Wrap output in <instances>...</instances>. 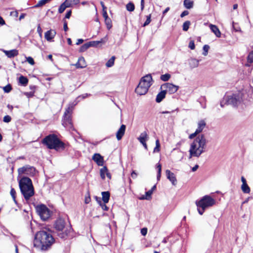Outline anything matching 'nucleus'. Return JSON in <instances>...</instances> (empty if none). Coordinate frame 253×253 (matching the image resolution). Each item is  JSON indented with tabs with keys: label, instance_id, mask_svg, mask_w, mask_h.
I'll return each mask as SVG.
<instances>
[{
	"label": "nucleus",
	"instance_id": "obj_36",
	"mask_svg": "<svg viewBox=\"0 0 253 253\" xmlns=\"http://www.w3.org/2000/svg\"><path fill=\"white\" fill-rule=\"evenodd\" d=\"M191 24V22L190 21H186L183 24L182 29L184 31H188L189 26Z\"/></svg>",
	"mask_w": 253,
	"mask_h": 253
},
{
	"label": "nucleus",
	"instance_id": "obj_24",
	"mask_svg": "<svg viewBox=\"0 0 253 253\" xmlns=\"http://www.w3.org/2000/svg\"><path fill=\"white\" fill-rule=\"evenodd\" d=\"M147 137V132L146 131H144L140 134L138 139L139 142L142 144L146 142Z\"/></svg>",
	"mask_w": 253,
	"mask_h": 253
},
{
	"label": "nucleus",
	"instance_id": "obj_1",
	"mask_svg": "<svg viewBox=\"0 0 253 253\" xmlns=\"http://www.w3.org/2000/svg\"><path fill=\"white\" fill-rule=\"evenodd\" d=\"M54 242L55 239L51 234V231L43 228L36 233L34 246L42 251H46L51 248Z\"/></svg>",
	"mask_w": 253,
	"mask_h": 253
},
{
	"label": "nucleus",
	"instance_id": "obj_20",
	"mask_svg": "<svg viewBox=\"0 0 253 253\" xmlns=\"http://www.w3.org/2000/svg\"><path fill=\"white\" fill-rule=\"evenodd\" d=\"M199 60L195 58H191L189 61V64L191 69L197 67L199 66Z\"/></svg>",
	"mask_w": 253,
	"mask_h": 253
},
{
	"label": "nucleus",
	"instance_id": "obj_26",
	"mask_svg": "<svg viewBox=\"0 0 253 253\" xmlns=\"http://www.w3.org/2000/svg\"><path fill=\"white\" fill-rule=\"evenodd\" d=\"M19 82L23 86H26L28 83V79L26 77L21 76L19 78Z\"/></svg>",
	"mask_w": 253,
	"mask_h": 253
},
{
	"label": "nucleus",
	"instance_id": "obj_61",
	"mask_svg": "<svg viewBox=\"0 0 253 253\" xmlns=\"http://www.w3.org/2000/svg\"><path fill=\"white\" fill-rule=\"evenodd\" d=\"M131 176L132 178L135 179L136 178V177L137 176V174L135 172V171L134 170H133L131 173Z\"/></svg>",
	"mask_w": 253,
	"mask_h": 253
},
{
	"label": "nucleus",
	"instance_id": "obj_56",
	"mask_svg": "<svg viewBox=\"0 0 253 253\" xmlns=\"http://www.w3.org/2000/svg\"><path fill=\"white\" fill-rule=\"evenodd\" d=\"M199 133H197V132L195 131V132L193 133H192L189 136V139H193V138H194L196 136V135L197 134H198Z\"/></svg>",
	"mask_w": 253,
	"mask_h": 253
},
{
	"label": "nucleus",
	"instance_id": "obj_10",
	"mask_svg": "<svg viewBox=\"0 0 253 253\" xmlns=\"http://www.w3.org/2000/svg\"><path fill=\"white\" fill-rule=\"evenodd\" d=\"M36 209L37 213L42 220H46L50 217V211L44 205H38Z\"/></svg>",
	"mask_w": 253,
	"mask_h": 253
},
{
	"label": "nucleus",
	"instance_id": "obj_43",
	"mask_svg": "<svg viewBox=\"0 0 253 253\" xmlns=\"http://www.w3.org/2000/svg\"><path fill=\"white\" fill-rule=\"evenodd\" d=\"M78 61L81 63L82 66H84V67H86V63H85L84 58L83 57H80L79 58Z\"/></svg>",
	"mask_w": 253,
	"mask_h": 253
},
{
	"label": "nucleus",
	"instance_id": "obj_15",
	"mask_svg": "<svg viewBox=\"0 0 253 253\" xmlns=\"http://www.w3.org/2000/svg\"><path fill=\"white\" fill-rule=\"evenodd\" d=\"M56 34L55 30L50 29L45 33V39L48 42H52Z\"/></svg>",
	"mask_w": 253,
	"mask_h": 253
},
{
	"label": "nucleus",
	"instance_id": "obj_39",
	"mask_svg": "<svg viewBox=\"0 0 253 253\" xmlns=\"http://www.w3.org/2000/svg\"><path fill=\"white\" fill-rule=\"evenodd\" d=\"M10 195L11 196L13 201H14V202L15 203H16V191L15 190V189L13 188H11V190H10Z\"/></svg>",
	"mask_w": 253,
	"mask_h": 253
},
{
	"label": "nucleus",
	"instance_id": "obj_52",
	"mask_svg": "<svg viewBox=\"0 0 253 253\" xmlns=\"http://www.w3.org/2000/svg\"><path fill=\"white\" fill-rule=\"evenodd\" d=\"M71 14H72L71 10L68 11L65 15V18H67V19L70 18V16H71Z\"/></svg>",
	"mask_w": 253,
	"mask_h": 253
},
{
	"label": "nucleus",
	"instance_id": "obj_25",
	"mask_svg": "<svg viewBox=\"0 0 253 253\" xmlns=\"http://www.w3.org/2000/svg\"><path fill=\"white\" fill-rule=\"evenodd\" d=\"M183 5L187 9H191L193 7V1L191 0H184Z\"/></svg>",
	"mask_w": 253,
	"mask_h": 253
},
{
	"label": "nucleus",
	"instance_id": "obj_37",
	"mask_svg": "<svg viewBox=\"0 0 253 253\" xmlns=\"http://www.w3.org/2000/svg\"><path fill=\"white\" fill-rule=\"evenodd\" d=\"M88 48H89V45H88V42L82 45L80 48L79 51L81 52H83L85 51Z\"/></svg>",
	"mask_w": 253,
	"mask_h": 253
},
{
	"label": "nucleus",
	"instance_id": "obj_32",
	"mask_svg": "<svg viewBox=\"0 0 253 253\" xmlns=\"http://www.w3.org/2000/svg\"><path fill=\"white\" fill-rule=\"evenodd\" d=\"M30 225H31V231L32 233H34L36 231V228L37 227H39V225L38 224L37 222L35 220L33 221V222H31Z\"/></svg>",
	"mask_w": 253,
	"mask_h": 253
},
{
	"label": "nucleus",
	"instance_id": "obj_59",
	"mask_svg": "<svg viewBox=\"0 0 253 253\" xmlns=\"http://www.w3.org/2000/svg\"><path fill=\"white\" fill-rule=\"evenodd\" d=\"M160 145H156L154 149V152H158L160 151Z\"/></svg>",
	"mask_w": 253,
	"mask_h": 253
},
{
	"label": "nucleus",
	"instance_id": "obj_23",
	"mask_svg": "<svg viewBox=\"0 0 253 253\" xmlns=\"http://www.w3.org/2000/svg\"><path fill=\"white\" fill-rule=\"evenodd\" d=\"M64 2L68 7H70L78 4L80 2V0H65Z\"/></svg>",
	"mask_w": 253,
	"mask_h": 253
},
{
	"label": "nucleus",
	"instance_id": "obj_40",
	"mask_svg": "<svg viewBox=\"0 0 253 253\" xmlns=\"http://www.w3.org/2000/svg\"><path fill=\"white\" fill-rule=\"evenodd\" d=\"M247 61L250 63L253 62V50L249 53L247 57Z\"/></svg>",
	"mask_w": 253,
	"mask_h": 253
},
{
	"label": "nucleus",
	"instance_id": "obj_7",
	"mask_svg": "<svg viewBox=\"0 0 253 253\" xmlns=\"http://www.w3.org/2000/svg\"><path fill=\"white\" fill-rule=\"evenodd\" d=\"M152 78L151 74H148L142 77L139 84L135 88V92L140 95H144L152 85Z\"/></svg>",
	"mask_w": 253,
	"mask_h": 253
},
{
	"label": "nucleus",
	"instance_id": "obj_8",
	"mask_svg": "<svg viewBox=\"0 0 253 253\" xmlns=\"http://www.w3.org/2000/svg\"><path fill=\"white\" fill-rule=\"evenodd\" d=\"M227 104L234 107L238 106L242 101V96L240 93H233L227 95L225 97Z\"/></svg>",
	"mask_w": 253,
	"mask_h": 253
},
{
	"label": "nucleus",
	"instance_id": "obj_63",
	"mask_svg": "<svg viewBox=\"0 0 253 253\" xmlns=\"http://www.w3.org/2000/svg\"><path fill=\"white\" fill-rule=\"evenodd\" d=\"M141 10L143 11L144 8V0H141Z\"/></svg>",
	"mask_w": 253,
	"mask_h": 253
},
{
	"label": "nucleus",
	"instance_id": "obj_64",
	"mask_svg": "<svg viewBox=\"0 0 253 253\" xmlns=\"http://www.w3.org/2000/svg\"><path fill=\"white\" fill-rule=\"evenodd\" d=\"M84 42V40L82 39H79L78 40L77 42H76L77 45H79L82 43Z\"/></svg>",
	"mask_w": 253,
	"mask_h": 253
},
{
	"label": "nucleus",
	"instance_id": "obj_51",
	"mask_svg": "<svg viewBox=\"0 0 253 253\" xmlns=\"http://www.w3.org/2000/svg\"><path fill=\"white\" fill-rule=\"evenodd\" d=\"M147 233V229L146 228H143L141 229V234L143 236H145Z\"/></svg>",
	"mask_w": 253,
	"mask_h": 253
},
{
	"label": "nucleus",
	"instance_id": "obj_48",
	"mask_svg": "<svg viewBox=\"0 0 253 253\" xmlns=\"http://www.w3.org/2000/svg\"><path fill=\"white\" fill-rule=\"evenodd\" d=\"M152 193L153 192H152V190H150L146 192V196L148 198V200L151 198Z\"/></svg>",
	"mask_w": 253,
	"mask_h": 253
},
{
	"label": "nucleus",
	"instance_id": "obj_17",
	"mask_svg": "<svg viewBox=\"0 0 253 253\" xmlns=\"http://www.w3.org/2000/svg\"><path fill=\"white\" fill-rule=\"evenodd\" d=\"M126 128V126L125 125H122L119 130L117 131L116 133V137L118 140H121L124 136Z\"/></svg>",
	"mask_w": 253,
	"mask_h": 253
},
{
	"label": "nucleus",
	"instance_id": "obj_46",
	"mask_svg": "<svg viewBox=\"0 0 253 253\" xmlns=\"http://www.w3.org/2000/svg\"><path fill=\"white\" fill-rule=\"evenodd\" d=\"M26 61L32 65H33L35 64L33 58L30 56L26 57Z\"/></svg>",
	"mask_w": 253,
	"mask_h": 253
},
{
	"label": "nucleus",
	"instance_id": "obj_4",
	"mask_svg": "<svg viewBox=\"0 0 253 253\" xmlns=\"http://www.w3.org/2000/svg\"><path fill=\"white\" fill-rule=\"evenodd\" d=\"M19 186L21 192L26 201L29 200L34 195V186L30 178L22 177L19 181Z\"/></svg>",
	"mask_w": 253,
	"mask_h": 253
},
{
	"label": "nucleus",
	"instance_id": "obj_38",
	"mask_svg": "<svg viewBox=\"0 0 253 253\" xmlns=\"http://www.w3.org/2000/svg\"><path fill=\"white\" fill-rule=\"evenodd\" d=\"M105 22L107 28L108 30H110L112 27V21H111V19L110 18H108L105 19Z\"/></svg>",
	"mask_w": 253,
	"mask_h": 253
},
{
	"label": "nucleus",
	"instance_id": "obj_42",
	"mask_svg": "<svg viewBox=\"0 0 253 253\" xmlns=\"http://www.w3.org/2000/svg\"><path fill=\"white\" fill-rule=\"evenodd\" d=\"M203 49V55L204 56L207 55L208 50L210 49L209 45H208L207 44L204 45Z\"/></svg>",
	"mask_w": 253,
	"mask_h": 253
},
{
	"label": "nucleus",
	"instance_id": "obj_14",
	"mask_svg": "<svg viewBox=\"0 0 253 253\" xmlns=\"http://www.w3.org/2000/svg\"><path fill=\"white\" fill-rule=\"evenodd\" d=\"M166 174L167 178L171 182L172 184L175 185L177 183V180L175 174L169 169L166 170Z\"/></svg>",
	"mask_w": 253,
	"mask_h": 253
},
{
	"label": "nucleus",
	"instance_id": "obj_35",
	"mask_svg": "<svg viewBox=\"0 0 253 253\" xmlns=\"http://www.w3.org/2000/svg\"><path fill=\"white\" fill-rule=\"evenodd\" d=\"M102 42V40H101L100 41H91L89 42H88V45L90 47H96L99 43Z\"/></svg>",
	"mask_w": 253,
	"mask_h": 253
},
{
	"label": "nucleus",
	"instance_id": "obj_30",
	"mask_svg": "<svg viewBox=\"0 0 253 253\" xmlns=\"http://www.w3.org/2000/svg\"><path fill=\"white\" fill-rule=\"evenodd\" d=\"M126 8L127 10H128V11L132 12L134 10V4H133V3L129 2L126 5Z\"/></svg>",
	"mask_w": 253,
	"mask_h": 253
},
{
	"label": "nucleus",
	"instance_id": "obj_19",
	"mask_svg": "<svg viewBox=\"0 0 253 253\" xmlns=\"http://www.w3.org/2000/svg\"><path fill=\"white\" fill-rule=\"evenodd\" d=\"M166 91H165L164 90L161 91L160 92H159L157 94V95L156 96V101L157 103L161 102L163 100V99L165 98V97L166 96Z\"/></svg>",
	"mask_w": 253,
	"mask_h": 253
},
{
	"label": "nucleus",
	"instance_id": "obj_58",
	"mask_svg": "<svg viewBox=\"0 0 253 253\" xmlns=\"http://www.w3.org/2000/svg\"><path fill=\"white\" fill-rule=\"evenodd\" d=\"M102 15L105 19L109 18L108 16L107 11L104 10V11H102Z\"/></svg>",
	"mask_w": 253,
	"mask_h": 253
},
{
	"label": "nucleus",
	"instance_id": "obj_11",
	"mask_svg": "<svg viewBox=\"0 0 253 253\" xmlns=\"http://www.w3.org/2000/svg\"><path fill=\"white\" fill-rule=\"evenodd\" d=\"M19 175L25 174L29 176H34L36 173V169L29 165L20 168L18 169Z\"/></svg>",
	"mask_w": 253,
	"mask_h": 253
},
{
	"label": "nucleus",
	"instance_id": "obj_53",
	"mask_svg": "<svg viewBox=\"0 0 253 253\" xmlns=\"http://www.w3.org/2000/svg\"><path fill=\"white\" fill-rule=\"evenodd\" d=\"M91 94H88V93H85V94H84L81 96H79L78 98H82V99H84L86 97H88V96H90Z\"/></svg>",
	"mask_w": 253,
	"mask_h": 253
},
{
	"label": "nucleus",
	"instance_id": "obj_41",
	"mask_svg": "<svg viewBox=\"0 0 253 253\" xmlns=\"http://www.w3.org/2000/svg\"><path fill=\"white\" fill-rule=\"evenodd\" d=\"M3 89L5 93H9L12 90V86L10 84H8L3 87Z\"/></svg>",
	"mask_w": 253,
	"mask_h": 253
},
{
	"label": "nucleus",
	"instance_id": "obj_29",
	"mask_svg": "<svg viewBox=\"0 0 253 253\" xmlns=\"http://www.w3.org/2000/svg\"><path fill=\"white\" fill-rule=\"evenodd\" d=\"M95 198L97 200V199H99V205L100 206V207L102 208V210H104V211H108V207L106 205V203H102V201H101V199L99 197H98L97 196H95Z\"/></svg>",
	"mask_w": 253,
	"mask_h": 253
},
{
	"label": "nucleus",
	"instance_id": "obj_28",
	"mask_svg": "<svg viewBox=\"0 0 253 253\" xmlns=\"http://www.w3.org/2000/svg\"><path fill=\"white\" fill-rule=\"evenodd\" d=\"M241 189L244 193L248 194L250 192V188L247 184H242L241 186Z\"/></svg>",
	"mask_w": 253,
	"mask_h": 253
},
{
	"label": "nucleus",
	"instance_id": "obj_16",
	"mask_svg": "<svg viewBox=\"0 0 253 253\" xmlns=\"http://www.w3.org/2000/svg\"><path fill=\"white\" fill-rule=\"evenodd\" d=\"M3 52L5 55L9 58H13L18 55V50L16 49L10 50H3Z\"/></svg>",
	"mask_w": 253,
	"mask_h": 253
},
{
	"label": "nucleus",
	"instance_id": "obj_57",
	"mask_svg": "<svg viewBox=\"0 0 253 253\" xmlns=\"http://www.w3.org/2000/svg\"><path fill=\"white\" fill-rule=\"evenodd\" d=\"M63 29L65 31H67L68 30L67 22L66 21H64Z\"/></svg>",
	"mask_w": 253,
	"mask_h": 253
},
{
	"label": "nucleus",
	"instance_id": "obj_33",
	"mask_svg": "<svg viewBox=\"0 0 253 253\" xmlns=\"http://www.w3.org/2000/svg\"><path fill=\"white\" fill-rule=\"evenodd\" d=\"M171 76L169 74L167 73L164 75H162L160 77V79L162 81L164 82H167L169 80Z\"/></svg>",
	"mask_w": 253,
	"mask_h": 253
},
{
	"label": "nucleus",
	"instance_id": "obj_44",
	"mask_svg": "<svg viewBox=\"0 0 253 253\" xmlns=\"http://www.w3.org/2000/svg\"><path fill=\"white\" fill-rule=\"evenodd\" d=\"M151 22V14L147 16V19L145 22L144 23L143 26L145 27L149 25Z\"/></svg>",
	"mask_w": 253,
	"mask_h": 253
},
{
	"label": "nucleus",
	"instance_id": "obj_60",
	"mask_svg": "<svg viewBox=\"0 0 253 253\" xmlns=\"http://www.w3.org/2000/svg\"><path fill=\"white\" fill-rule=\"evenodd\" d=\"M100 4L102 8V11H104V10L107 11V7L105 6L104 3L103 1L100 2Z\"/></svg>",
	"mask_w": 253,
	"mask_h": 253
},
{
	"label": "nucleus",
	"instance_id": "obj_5",
	"mask_svg": "<svg viewBox=\"0 0 253 253\" xmlns=\"http://www.w3.org/2000/svg\"><path fill=\"white\" fill-rule=\"evenodd\" d=\"M57 235L60 238L65 239L71 231L70 227H65V222L64 219L59 218L56 220L54 224Z\"/></svg>",
	"mask_w": 253,
	"mask_h": 253
},
{
	"label": "nucleus",
	"instance_id": "obj_45",
	"mask_svg": "<svg viewBox=\"0 0 253 253\" xmlns=\"http://www.w3.org/2000/svg\"><path fill=\"white\" fill-rule=\"evenodd\" d=\"M11 120V118L10 116L6 115L3 117V121L5 123H9Z\"/></svg>",
	"mask_w": 253,
	"mask_h": 253
},
{
	"label": "nucleus",
	"instance_id": "obj_50",
	"mask_svg": "<svg viewBox=\"0 0 253 253\" xmlns=\"http://www.w3.org/2000/svg\"><path fill=\"white\" fill-rule=\"evenodd\" d=\"M37 32L39 33V36H40V37H42V29L40 24H39L38 26Z\"/></svg>",
	"mask_w": 253,
	"mask_h": 253
},
{
	"label": "nucleus",
	"instance_id": "obj_3",
	"mask_svg": "<svg viewBox=\"0 0 253 253\" xmlns=\"http://www.w3.org/2000/svg\"><path fill=\"white\" fill-rule=\"evenodd\" d=\"M42 142L49 149H54L58 151L64 150L65 148V144L53 133L46 136Z\"/></svg>",
	"mask_w": 253,
	"mask_h": 253
},
{
	"label": "nucleus",
	"instance_id": "obj_13",
	"mask_svg": "<svg viewBox=\"0 0 253 253\" xmlns=\"http://www.w3.org/2000/svg\"><path fill=\"white\" fill-rule=\"evenodd\" d=\"M92 159L99 166H102L104 164V159L99 153H95L92 156Z\"/></svg>",
	"mask_w": 253,
	"mask_h": 253
},
{
	"label": "nucleus",
	"instance_id": "obj_54",
	"mask_svg": "<svg viewBox=\"0 0 253 253\" xmlns=\"http://www.w3.org/2000/svg\"><path fill=\"white\" fill-rule=\"evenodd\" d=\"M188 14H189V12H188V11H187V10H184V11H183V12L181 13V14H180V17H181V18H182V17H184L185 16H186V15H188Z\"/></svg>",
	"mask_w": 253,
	"mask_h": 253
},
{
	"label": "nucleus",
	"instance_id": "obj_22",
	"mask_svg": "<svg viewBox=\"0 0 253 253\" xmlns=\"http://www.w3.org/2000/svg\"><path fill=\"white\" fill-rule=\"evenodd\" d=\"M102 196V201L105 203H107L109 202L110 194L108 191H104L101 193Z\"/></svg>",
	"mask_w": 253,
	"mask_h": 253
},
{
	"label": "nucleus",
	"instance_id": "obj_47",
	"mask_svg": "<svg viewBox=\"0 0 253 253\" xmlns=\"http://www.w3.org/2000/svg\"><path fill=\"white\" fill-rule=\"evenodd\" d=\"M87 194V195L85 196L84 199V202L85 204H88L91 201L89 193L88 192Z\"/></svg>",
	"mask_w": 253,
	"mask_h": 253
},
{
	"label": "nucleus",
	"instance_id": "obj_21",
	"mask_svg": "<svg viewBox=\"0 0 253 253\" xmlns=\"http://www.w3.org/2000/svg\"><path fill=\"white\" fill-rule=\"evenodd\" d=\"M206 125V123L204 120L199 121L198 123V128L196 130L197 133H200L205 128Z\"/></svg>",
	"mask_w": 253,
	"mask_h": 253
},
{
	"label": "nucleus",
	"instance_id": "obj_55",
	"mask_svg": "<svg viewBox=\"0 0 253 253\" xmlns=\"http://www.w3.org/2000/svg\"><path fill=\"white\" fill-rule=\"evenodd\" d=\"M75 65L77 68L82 69L84 68V66H82V65L81 64L79 61H78V62L75 64Z\"/></svg>",
	"mask_w": 253,
	"mask_h": 253
},
{
	"label": "nucleus",
	"instance_id": "obj_62",
	"mask_svg": "<svg viewBox=\"0 0 253 253\" xmlns=\"http://www.w3.org/2000/svg\"><path fill=\"white\" fill-rule=\"evenodd\" d=\"M157 169H158V171L161 172L162 166L160 163L157 164Z\"/></svg>",
	"mask_w": 253,
	"mask_h": 253
},
{
	"label": "nucleus",
	"instance_id": "obj_18",
	"mask_svg": "<svg viewBox=\"0 0 253 253\" xmlns=\"http://www.w3.org/2000/svg\"><path fill=\"white\" fill-rule=\"evenodd\" d=\"M210 28L211 31L215 34V35L217 37H218V38L220 37L221 33H220L219 29L218 28V27L216 26L211 24L210 25Z\"/></svg>",
	"mask_w": 253,
	"mask_h": 253
},
{
	"label": "nucleus",
	"instance_id": "obj_9",
	"mask_svg": "<svg viewBox=\"0 0 253 253\" xmlns=\"http://www.w3.org/2000/svg\"><path fill=\"white\" fill-rule=\"evenodd\" d=\"M73 107H69L66 109L62 120V125L68 128L73 127V124L71 119V114L72 112Z\"/></svg>",
	"mask_w": 253,
	"mask_h": 253
},
{
	"label": "nucleus",
	"instance_id": "obj_27",
	"mask_svg": "<svg viewBox=\"0 0 253 253\" xmlns=\"http://www.w3.org/2000/svg\"><path fill=\"white\" fill-rule=\"evenodd\" d=\"M108 171V169L106 166L103 167L100 170V176L102 179H105V175Z\"/></svg>",
	"mask_w": 253,
	"mask_h": 253
},
{
	"label": "nucleus",
	"instance_id": "obj_34",
	"mask_svg": "<svg viewBox=\"0 0 253 253\" xmlns=\"http://www.w3.org/2000/svg\"><path fill=\"white\" fill-rule=\"evenodd\" d=\"M68 7L65 2L62 3L59 7L58 12L59 13H63L66 8Z\"/></svg>",
	"mask_w": 253,
	"mask_h": 253
},
{
	"label": "nucleus",
	"instance_id": "obj_2",
	"mask_svg": "<svg viewBox=\"0 0 253 253\" xmlns=\"http://www.w3.org/2000/svg\"><path fill=\"white\" fill-rule=\"evenodd\" d=\"M207 140L204 134L199 135L191 143L189 150L190 157H199L205 150Z\"/></svg>",
	"mask_w": 253,
	"mask_h": 253
},
{
	"label": "nucleus",
	"instance_id": "obj_49",
	"mask_svg": "<svg viewBox=\"0 0 253 253\" xmlns=\"http://www.w3.org/2000/svg\"><path fill=\"white\" fill-rule=\"evenodd\" d=\"M188 46L191 49L193 50L195 49V46L194 41H191L190 42Z\"/></svg>",
	"mask_w": 253,
	"mask_h": 253
},
{
	"label": "nucleus",
	"instance_id": "obj_12",
	"mask_svg": "<svg viewBox=\"0 0 253 253\" xmlns=\"http://www.w3.org/2000/svg\"><path fill=\"white\" fill-rule=\"evenodd\" d=\"M178 86L173 84L170 83H165L161 86V88L164 89L166 92H169V94H173L176 92L178 89Z\"/></svg>",
	"mask_w": 253,
	"mask_h": 253
},
{
	"label": "nucleus",
	"instance_id": "obj_31",
	"mask_svg": "<svg viewBox=\"0 0 253 253\" xmlns=\"http://www.w3.org/2000/svg\"><path fill=\"white\" fill-rule=\"evenodd\" d=\"M115 57L112 56L106 63V66L107 67H111L114 64Z\"/></svg>",
	"mask_w": 253,
	"mask_h": 253
},
{
	"label": "nucleus",
	"instance_id": "obj_6",
	"mask_svg": "<svg viewBox=\"0 0 253 253\" xmlns=\"http://www.w3.org/2000/svg\"><path fill=\"white\" fill-rule=\"evenodd\" d=\"M215 204V200L209 195H205L200 200L196 201L197 210L200 215H202L207 209L212 207Z\"/></svg>",
	"mask_w": 253,
	"mask_h": 253
}]
</instances>
